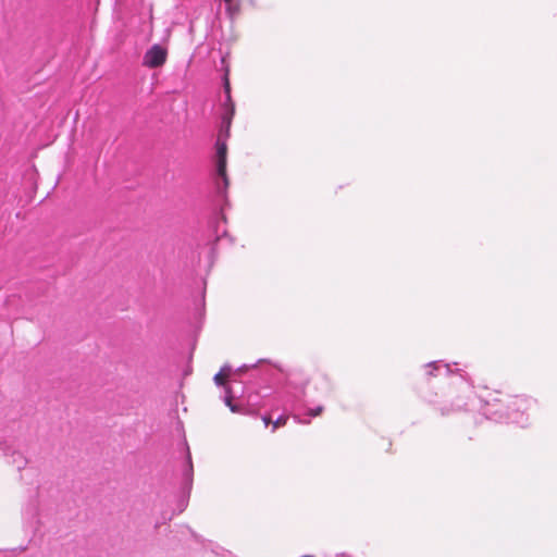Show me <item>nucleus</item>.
<instances>
[{
	"mask_svg": "<svg viewBox=\"0 0 557 557\" xmlns=\"http://www.w3.org/2000/svg\"><path fill=\"white\" fill-rule=\"evenodd\" d=\"M323 410H324V408L322 406H319V407H317L314 409H310L308 411V414L310 417H318V416H320L323 412Z\"/></svg>",
	"mask_w": 557,
	"mask_h": 557,
	"instance_id": "obj_6",
	"label": "nucleus"
},
{
	"mask_svg": "<svg viewBox=\"0 0 557 557\" xmlns=\"http://www.w3.org/2000/svg\"><path fill=\"white\" fill-rule=\"evenodd\" d=\"M225 87H226V91L228 92V90H230L228 82H226V86Z\"/></svg>",
	"mask_w": 557,
	"mask_h": 557,
	"instance_id": "obj_11",
	"label": "nucleus"
},
{
	"mask_svg": "<svg viewBox=\"0 0 557 557\" xmlns=\"http://www.w3.org/2000/svg\"><path fill=\"white\" fill-rule=\"evenodd\" d=\"M166 59L168 50L160 45H153L146 51L143 58V65L149 69H157L162 66Z\"/></svg>",
	"mask_w": 557,
	"mask_h": 557,
	"instance_id": "obj_1",
	"label": "nucleus"
},
{
	"mask_svg": "<svg viewBox=\"0 0 557 557\" xmlns=\"http://www.w3.org/2000/svg\"><path fill=\"white\" fill-rule=\"evenodd\" d=\"M226 156H227V146L224 140H221L220 138L216 141V166H218V173L221 177L224 178L225 183L226 181Z\"/></svg>",
	"mask_w": 557,
	"mask_h": 557,
	"instance_id": "obj_2",
	"label": "nucleus"
},
{
	"mask_svg": "<svg viewBox=\"0 0 557 557\" xmlns=\"http://www.w3.org/2000/svg\"><path fill=\"white\" fill-rule=\"evenodd\" d=\"M232 398H233V396H232V391H231V388H230V387H226L225 405H226L228 408L233 405V403H232Z\"/></svg>",
	"mask_w": 557,
	"mask_h": 557,
	"instance_id": "obj_7",
	"label": "nucleus"
},
{
	"mask_svg": "<svg viewBox=\"0 0 557 557\" xmlns=\"http://www.w3.org/2000/svg\"><path fill=\"white\" fill-rule=\"evenodd\" d=\"M262 421H263L265 426H268L269 424L272 425V422H273L270 416H263L262 417Z\"/></svg>",
	"mask_w": 557,
	"mask_h": 557,
	"instance_id": "obj_9",
	"label": "nucleus"
},
{
	"mask_svg": "<svg viewBox=\"0 0 557 557\" xmlns=\"http://www.w3.org/2000/svg\"><path fill=\"white\" fill-rule=\"evenodd\" d=\"M230 409H231V411H232V412H234V413H239V412H242L240 407H238L237 405H234V404L230 407Z\"/></svg>",
	"mask_w": 557,
	"mask_h": 557,
	"instance_id": "obj_10",
	"label": "nucleus"
},
{
	"mask_svg": "<svg viewBox=\"0 0 557 557\" xmlns=\"http://www.w3.org/2000/svg\"><path fill=\"white\" fill-rule=\"evenodd\" d=\"M233 114H234V108L232 107L231 110H230V114L223 119L224 123L226 124V129L227 131H228V128L231 126V120H232Z\"/></svg>",
	"mask_w": 557,
	"mask_h": 557,
	"instance_id": "obj_8",
	"label": "nucleus"
},
{
	"mask_svg": "<svg viewBox=\"0 0 557 557\" xmlns=\"http://www.w3.org/2000/svg\"><path fill=\"white\" fill-rule=\"evenodd\" d=\"M227 11L231 14H236L239 12V0H224Z\"/></svg>",
	"mask_w": 557,
	"mask_h": 557,
	"instance_id": "obj_5",
	"label": "nucleus"
},
{
	"mask_svg": "<svg viewBox=\"0 0 557 557\" xmlns=\"http://www.w3.org/2000/svg\"><path fill=\"white\" fill-rule=\"evenodd\" d=\"M288 416L282 414L276 420L272 422V432H275L277 429L283 428L287 424Z\"/></svg>",
	"mask_w": 557,
	"mask_h": 557,
	"instance_id": "obj_4",
	"label": "nucleus"
},
{
	"mask_svg": "<svg viewBox=\"0 0 557 557\" xmlns=\"http://www.w3.org/2000/svg\"><path fill=\"white\" fill-rule=\"evenodd\" d=\"M232 368L230 366H224L221 370L214 375L213 380L216 385L225 386L228 377L231 376Z\"/></svg>",
	"mask_w": 557,
	"mask_h": 557,
	"instance_id": "obj_3",
	"label": "nucleus"
}]
</instances>
